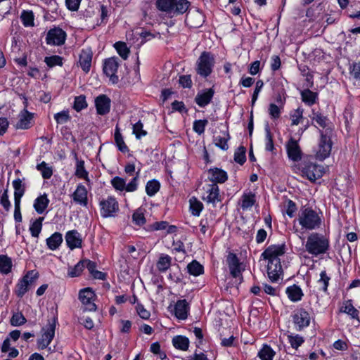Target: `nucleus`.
Returning a JSON list of instances; mask_svg holds the SVG:
<instances>
[{
    "instance_id": "2f4dec72",
    "label": "nucleus",
    "mask_w": 360,
    "mask_h": 360,
    "mask_svg": "<svg viewBox=\"0 0 360 360\" xmlns=\"http://www.w3.org/2000/svg\"><path fill=\"white\" fill-rule=\"evenodd\" d=\"M14 188V202H20L21 198L25 193V187L20 179H17L13 181Z\"/></svg>"
},
{
    "instance_id": "49530a36",
    "label": "nucleus",
    "mask_w": 360,
    "mask_h": 360,
    "mask_svg": "<svg viewBox=\"0 0 360 360\" xmlns=\"http://www.w3.org/2000/svg\"><path fill=\"white\" fill-rule=\"evenodd\" d=\"M255 195L251 192L244 193L242 196L241 207L246 210L251 207L255 203Z\"/></svg>"
},
{
    "instance_id": "4c0bfd02",
    "label": "nucleus",
    "mask_w": 360,
    "mask_h": 360,
    "mask_svg": "<svg viewBox=\"0 0 360 360\" xmlns=\"http://www.w3.org/2000/svg\"><path fill=\"white\" fill-rule=\"evenodd\" d=\"M275 354L276 352L267 345H264L258 353V356L262 360H273Z\"/></svg>"
},
{
    "instance_id": "393cba45",
    "label": "nucleus",
    "mask_w": 360,
    "mask_h": 360,
    "mask_svg": "<svg viewBox=\"0 0 360 360\" xmlns=\"http://www.w3.org/2000/svg\"><path fill=\"white\" fill-rule=\"evenodd\" d=\"M208 174L212 182L224 183L228 178L226 172L218 168L210 169L208 171Z\"/></svg>"
},
{
    "instance_id": "13d9d810",
    "label": "nucleus",
    "mask_w": 360,
    "mask_h": 360,
    "mask_svg": "<svg viewBox=\"0 0 360 360\" xmlns=\"http://www.w3.org/2000/svg\"><path fill=\"white\" fill-rule=\"evenodd\" d=\"M44 62L49 68H53L56 65L61 66L63 65L62 58L59 56L46 57Z\"/></svg>"
},
{
    "instance_id": "4468645a",
    "label": "nucleus",
    "mask_w": 360,
    "mask_h": 360,
    "mask_svg": "<svg viewBox=\"0 0 360 360\" xmlns=\"http://www.w3.org/2000/svg\"><path fill=\"white\" fill-rule=\"evenodd\" d=\"M65 32L59 27L51 29L46 37V41L49 45L60 46L65 43Z\"/></svg>"
},
{
    "instance_id": "4d7b16f0",
    "label": "nucleus",
    "mask_w": 360,
    "mask_h": 360,
    "mask_svg": "<svg viewBox=\"0 0 360 360\" xmlns=\"http://www.w3.org/2000/svg\"><path fill=\"white\" fill-rule=\"evenodd\" d=\"M54 119L58 124H64L70 120L68 110H63L54 115Z\"/></svg>"
},
{
    "instance_id": "412c9836",
    "label": "nucleus",
    "mask_w": 360,
    "mask_h": 360,
    "mask_svg": "<svg viewBox=\"0 0 360 360\" xmlns=\"http://www.w3.org/2000/svg\"><path fill=\"white\" fill-rule=\"evenodd\" d=\"M214 91L210 88L198 93L195 98V103L201 108L207 105L212 101Z\"/></svg>"
},
{
    "instance_id": "9d476101",
    "label": "nucleus",
    "mask_w": 360,
    "mask_h": 360,
    "mask_svg": "<svg viewBox=\"0 0 360 360\" xmlns=\"http://www.w3.org/2000/svg\"><path fill=\"white\" fill-rule=\"evenodd\" d=\"M301 172L303 176H306L310 181L314 182L316 179L322 177L325 170L321 165L307 162L302 167Z\"/></svg>"
},
{
    "instance_id": "9b49d317",
    "label": "nucleus",
    "mask_w": 360,
    "mask_h": 360,
    "mask_svg": "<svg viewBox=\"0 0 360 360\" xmlns=\"http://www.w3.org/2000/svg\"><path fill=\"white\" fill-rule=\"evenodd\" d=\"M226 262L231 275L236 279H238L239 283H240L243 281L242 272L244 270L243 264L239 261L238 257L234 253L229 254Z\"/></svg>"
},
{
    "instance_id": "c85d7f7f",
    "label": "nucleus",
    "mask_w": 360,
    "mask_h": 360,
    "mask_svg": "<svg viewBox=\"0 0 360 360\" xmlns=\"http://www.w3.org/2000/svg\"><path fill=\"white\" fill-rule=\"evenodd\" d=\"M172 257L165 254H161L157 261L156 267L160 272H165L171 266Z\"/></svg>"
},
{
    "instance_id": "e2e57ef3",
    "label": "nucleus",
    "mask_w": 360,
    "mask_h": 360,
    "mask_svg": "<svg viewBox=\"0 0 360 360\" xmlns=\"http://www.w3.org/2000/svg\"><path fill=\"white\" fill-rule=\"evenodd\" d=\"M26 322V319L21 313L14 314L11 319V324L13 326H19Z\"/></svg>"
},
{
    "instance_id": "a878e982",
    "label": "nucleus",
    "mask_w": 360,
    "mask_h": 360,
    "mask_svg": "<svg viewBox=\"0 0 360 360\" xmlns=\"http://www.w3.org/2000/svg\"><path fill=\"white\" fill-rule=\"evenodd\" d=\"M186 22L190 24L191 27H198L202 25L204 17L202 14L198 11L192 13H188L186 15Z\"/></svg>"
},
{
    "instance_id": "6e6d98bb",
    "label": "nucleus",
    "mask_w": 360,
    "mask_h": 360,
    "mask_svg": "<svg viewBox=\"0 0 360 360\" xmlns=\"http://www.w3.org/2000/svg\"><path fill=\"white\" fill-rule=\"evenodd\" d=\"M132 220L136 225L142 226L146 224V219L141 210H136L133 215Z\"/></svg>"
},
{
    "instance_id": "c9c22d12",
    "label": "nucleus",
    "mask_w": 360,
    "mask_h": 360,
    "mask_svg": "<svg viewBox=\"0 0 360 360\" xmlns=\"http://www.w3.org/2000/svg\"><path fill=\"white\" fill-rule=\"evenodd\" d=\"M20 19L25 27H32L34 25V15L32 11H23L20 14Z\"/></svg>"
},
{
    "instance_id": "8fccbe9b",
    "label": "nucleus",
    "mask_w": 360,
    "mask_h": 360,
    "mask_svg": "<svg viewBox=\"0 0 360 360\" xmlns=\"http://www.w3.org/2000/svg\"><path fill=\"white\" fill-rule=\"evenodd\" d=\"M84 269V263L83 260L79 261L73 267L69 268L68 274L69 276L73 278L79 276Z\"/></svg>"
},
{
    "instance_id": "f8f14e48",
    "label": "nucleus",
    "mask_w": 360,
    "mask_h": 360,
    "mask_svg": "<svg viewBox=\"0 0 360 360\" xmlns=\"http://www.w3.org/2000/svg\"><path fill=\"white\" fill-rule=\"evenodd\" d=\"M95 294L89 288L82 289L79 292V299L83 304V310L93 311L96 309V305L94 303Z\"/></svg>"
},
{
    "instance_id": "72a5a7b5",
    "label": "nucleus",
    "mask_w": 360,
    "mask_h": 360,
    "mask_svg": "<svg viewBox=\"0 0 360 360\" xmlns=\"http://www.w3.org/2000/svg\"><path fill=\"white\" fill-rule=\"evenodd\" d=\"M301 96L304 103L309 105H312L316 103L318 95L316 93L313 92L309 89H305L301 92Z\"/></svg>"
},
{
    "instance_id": "7c9ffc66",
    "label": "nucleus",
    "mask_w": 360,
    "mask_h": 360,
    "mask_svg": "<svg viewBox=\"0 0 360 360\" xmlns=\"http://www.w3.org/2000/svg\"><path fill=\"white\" fill-rule=\"evenodd\" d=\"M223 136H217L214 139V143L216 146L223 150H227L229 148L228 141L231 139L228 131H221Z\"/></svg>"
},
{
    "instance_id": "37998d69",
    "label": "nucleus",
    "mask_w": 360,
    "mask_h": 360,
    "mask_svg": "<svg viewBox=\"0 0 360 360\" xmlns=\"http://www.w3.org/2000/svg\"><path fill=\"white\" fill-rule=\"evenodd\" d=\"M188 271L190 274L195 276H199L203 273V266L197 261L194 260L187 266Z\"/></svg>"
},
{
    "instance_id": "423d86ee",
    "label": "nucleus",
    "mask_w": 360,
    "mask_h": 360,
    "mask_svg": "<svg viewBox=\"0 0 360 360\" xmlns=\"http://www.w3.org/2000/svg\"><path fill=\"white\" fill-rule=\"evenodd\" d=\"M57 318L53 317L48 320V323L41 329V337L37 340L39 349H44L48 347L55 336Z\"/></svg>"
},
{
    "instance_id": "6ab92c4d",
    "label": "nucleus",
    "mask_w": 360,
    "mask_h": 360,
    "mask_svg": "<svg viewBox=\"0 0 360 360\" xmlns=\"http://www.w3.org/2000/svg\"><path fill=\"white\" fill-rule=\"evenodd\" d=\"M98 114L105 115L110 111V99L104 94L98 96L95 100Z\"/></svg>"
},
{
    "instance_id": "5fc2aeb1",
    "label": "nucleus",
    "mask_w": 360,
    "mask_h": 360,
    "mask_svg": "<svg viewBox=\"0 0 360 360\" xmlns=\"http://www.w3.org/2000/svg\"><path fill=\"white\" fill-rule=\"evenodd\" d=\"M207 124L208 121L207 120H195L193 122V131L200 135L204 133L205 127L207 126Z\"/></svg>"
},
{
    "instance_id": "f03ea898",
    "label": "nucleus",
    "mask_w": 360,
    "mask_h": 360,
    "mask_svg": "<svg viewBox=\"0 0 360 360\" xmlns=\"http://www.w3.org/2000/svg\"><path fill=\"white\" fill-rule=\"evenodd\" d=\"M297 221L301 226L302 229L305 231L317 229L321 224V218L319 213L311 207L305 206L300 210Z\"/></svg>"
},
{
    "instance_id": "2eb2a0df",
    "label": "nucleus",
    "mask_w": 360,
    "mask_h": 360,
    "mask_svg": "<svg viewBox=\"0 0 360 360\" xmlns=\"http://www.w3.org/2000/svg\"><path fill=\"white\" fill-rule=\"evenodd\" d=\"M311 317L309 314L304 309L296 310L292 315V321L297 330H302L309 326Z\"/></svg>"
},
{
    "instance_id": "473e14b6",
    "label": "nucleus",
    "mask_w": 360,
    "mask_h": 360,
    "mask_svg": "<svg viewBox=\"0 0 360 360\" xmlns=\"http://www.w3.org/2000/svg\"><path fill=\"white\" fill-rule=\"evenodd\" d=\"M172 344L178 349L186 351L189 347V340L182 335H177L173 338Z\"/></svg>"
},
{
    "instance_id": "0eeeda50",
    "label": "nucleus",
    "mask_w": 360,
    "mask_h": 360,
    "mask_svg": "<svg viewBox=\"0 0 360 360\" xmlns=\"http://www.w3.org/2000/svg\"><path fill=\"white\" fill-rule=\"evenodd\" d=\"M320 140L319 143V149L316 152V158L320 160H323L329 157L332 149V141L330 139V131L326 129L325 131L319 130Z\"/></svg>"
},
{
    "instance_id": "bf43d9fd",
    "label": "nucleus",
    "mask_w": 360,
    "mask_h": 360,
    "mask_svg": "<svg viewBox=\"0 0 360 360\" xmlns=\"http://www.w3.org/2000/svg\"><path fill=\"white\" fill-rule=\"evenodd\" d=\"M143 125L141 121L137 122L133 125V134L136 136V139H141L147 134L146 131L143 129Z\"/></svg>"
},
{
    "instance_id": "09e8293b",
    "label": "nucleus",
    "mask_w": 360,
    "mask_h": 360,
    "mask_svg": "<svg viewBox=\"0 0 360 360\" xmlns=\"http://www.w3.org/2000/svg\"><path fill=\"white\" fill-rule=\"evenodd\" d=\"M330 280V278L327 275L326 271H322L320 274V278L317 281L319 290L327 292Z\"/></svg>"
},
{
    "instance_id": "a19ab883",
    "label": "nucleus",
    "mask_w": 360,
    "mask_h": 360,
    "mask_svg": "<svg viewBox=\"0 0 360 360\" xmlns=\"http://www.w3.org/2000/svg\"><path fill=\"white\" fill-rule=\"evenodd\" d=\"M88 174V172L84 168V162L77 160L75 175L80 179L89 181Z\"/></svg>"
},
{
    "instance_id": "f704fd0d",
    "label": "nucleus",
    "mask_w": 360,
    "mask_h": 360,
    "mask_svg": "<svg viewBox=\"0 0 360 360\" xmlns=\"http://www.w3.org/2000/svg\"><path fill=\"white\" fill-rule=\"evenodd\" d=\"M341 311L352 319L359 320V311L353 306L352 300H347L342 306Z\"/></svg>"
},
{
    "instance_id": "f257e3e1",
    "label": "nucleus",
    "mask_w": 360,
    "mask_h": 360,
    "mask_svg": "<svg viewBox=\"0 0 360 360\" xmlns=\"http://www.w3.org/2000/svg\"><path fill=\"white\" fill-rule=\"evenodd\" d=\"M285 250V244L271 245L262 253L261 257L268 261L267 274L273 282L277 281L283 275L281 257L284 255Z\"/></svg>"
},
{
    "instance_id": "ea45409f",
    "label": "nucleus",
    "mask_w": 360,
    "mask_h": 360,
    "mask_svg": "<svg viewBox=\"0 0 360 360\" xmlns=\"http://www.w3.org/2000/svg\"><path fill=\"white\" fill-rule=\"evenodd\" d=\"M160 188V184L158 180L153 179L147 182L146 186V192L148 195L153 196Z\"/></svg>"
},
{
    "instance_id": "ddd939ff",
    "label": "nucleus",
    "mask_w": 360,
    "mask_h": 360,
    "mask_svg": "<svg viewBox=\"0 0 360 360\" xmlns=\"http://www.w3.org/2000/svg\"><path fill=\"white\" fill-rule=\"evenodd\" d=\"M119 58L117 57H112L105 60L103 65L104 73L110 77V81L115 84L118 82V77L116 75L119 68Z\"/></svg>"
},
{
    "instance_id": "39448f33",
    "label": "nucleus",
    "mask_w": 360,
    "mask_h": 360,
    "mask_svg": "<svg viewBox=\"0 0 360 360\" xmlns=\"http://www.w3.org/2000/svg\"><path fill=\"white\" fill-rule=\"evenodd\" d=\"M214 65V56L210 52L203 51L196 61L195 69L198 75L206 78L212 72Z\"/></svg>"
},
{
    "instance_id": "680f3d73",
    "label": "nucleus",
    "mask_w": 360,
    "mask_h": 360,
    "mask_svg": "<svg viewBox=\"0 0 360 360\" xmlns=\"http://www.w3.org/2000/svg\"><path fill=\"white\" fill-rule=\"evenodd\" d=\"M111 184L117 191H122L125 190L126 181L121 177L115 176L112 178Z\"/></svg>"
},
{
    "instance_id": "bb28decb",
    "label": "nucleus",
    "mask_w": 360,
    "mask_h": 360,
    "mask_svg": "<svg viewBox=\"0 0 360 360\" xmlns=\"http://www.w3.org/2000/svg\"><path fill=\"white\" fill-rule=\"evenodd\" d=\"M286 294L288 298L294 302H298L302 300L303 292L302 289L296 285H292L286 288Z\"/></svg>"
},
{
    "instance_id": "dca6fc26",
    "label": "nucleus",
    "mask_w": 360,
    "mask_h": 360,
    "mask_svg": "<svg viewBox=\"0 0 360 360\" xmlns=\"http://www.w3.org/2000/svg\"><path fill=\"white\" fill-rule=\"evenodd\" d=\"M286 150L289 159L297 162L302 158V151L297 141L290 139L286 143Z\"/></svg>"
},
{
    "instance_id": "79ce46f5",
    "label": "nucleus",
    "mask_w": 360,
    "mask_h": 360,
    "mask_svg": "<svg viewBox=\"0 0 360 360\" xmlns=\"http://www.w3.org/2000/svg\"><path fill=\"white\" fill-rule=\"evenodd\" d=\"M37 169L41 172L42 177L45 179H50L53 175L52 167L44 161L37 165Z\"/></svg>"
},
{
    "instance_id": "58836bf2",
    "label": "nucleus",
    "mask_w": 360,
    "mask_h": 360,
    "mask_svg": "<svg viewBox=\"0 0 360 360\" xmlns=\"http://www.w3.org/2000/svg\"><path fill=\"white\" fill-rule=\"evenodd\" d=\"M11 259L6 255H0V272L7 274L11 271Z\"/></svg>"
},
{
    "instance_id": "a18cd8bd",
    "label": "nucleus",
    "mask_w": 360,
    "mask_h": 360,
    "mask_svg": "<svg viewBox=\"0 0 360 360\" xmlns=\"http://www.w3.org/2000/svg\"><path fill=\"white\" fill-rule=\"evenodd\" d=\"M190 210L193 215L199 216L202 208V203L198 200L195 198H191L190 199Z\"/></svg>"
},
{
    "instance_id": "7ed1b4c3",
    "label": "nucleus",
    "mask_w": 360,
    "mask_h": 360,
    "mask_svg": "<svg viewBox=\"0 0 360 360\" xmlns=\"http://www.w3.org/2000/svg\"><path fill=\"white\" fill-rule=\"evenodd\" d=\"M329 246V240L326 236L319 233H312L307 238L305 249L308 253L318 256L326 253Z\"/></svg>"
},
{
    "instance_id": "5701e85b",
    "label": "nucleus",
    "mask_w": 360,
    "mask_h": 360,
    "mask_svg": "<svg viewBox=\"0 0 360 360\" xmlns=\"http://www.w3.org/2000/svg\"><path fill=\"white\" fill-rule=\"evenodd\" d=\"M33 115L27 110H24L19 115V120L15 124L16 129H27L32 126Z\"/></svg>"
},
{
    "instance_id": "c756f323",
    "label": "nucleus",
    "mask_w": 360,
    "mask_h": 360,
    "mask_svg": "<svg viewBox=\"0 0 360 360\" xmlns=\"http://www.w3.org/2000/svg\"><path fill=\"white\" fill-rule=\"evenodd\" d=\"M63 242L62 234L59 232H55L46 239V245L51 250H57Z\"/></svg>"
},
{
    "instance_id": "de8ad7c7",
    "label": "nucleus",
    "mask_w": 360,
    "mask_h": 360,
    "mask_svg": "<svg viewBox=\"0 0 360 360\" xmlns=\"http://www.w3.org/2000/svg\"><path fill=\"white\" fill-rule=\"evenodd\" d=\"M44 217H39L36 219L30 226V231L32 236L37 238L42 229V221Z\"/></svg>"
},
{
    "instance_id": "0e129e2a",
    "label": "nucleus",
    "mask_w": 360,
    "mask_h": 360,
    "mask_svg": "<svg viewBox=\"0 0 360 360\" xmlns=\"http://www.w3.org/2000/svg\"><path fill=\"white\" fill-rule=\"evenodd\" d=\"M266 132V144L265 149L268 151H273L274 149V145L273 142V137L269 127L265 129Z\"/></svg>"
},
{
    "instance_id": "b1692460",
    "label": "nucleus",
    "mask_w": 360,
    "mask_h": 360,
    "mask_svg": "<svg viewBox=\"0 0 360 360\" xmlns=\"http://www.w3.org/2000/svg\"><path fill=\"white\" fill-rule=\"evenodd\" d=\"M188 304L186 300L177 301L174 307V314L179 319L184 320L188 316Z\"/></svg>"
},
{
    "instance_id": "e433bc0d",
    "label": "nucleus",
    "mask_w": 360,
    "mask_h": 360,
    "mask_svg": "<svg viewBox=\"0 0 360 360\" xmlns=\"http://www.w3.org/2000/svg\"><path fill=\"white\" fill-rule=\"evenodd\" d=\"M115 141L118 149L122 153H127L129 151L127 146L125 144L123 137L120 133V129L116 127L115 131Z\"/></svg>"
},
{
    "instance_id": "603ef678",
    "label": "nucleus",
    "mask_w": 360,
    "mask_h": 360,
    "mask_svg": "<svg viewBox=\"0 0 360 360\" xmlns=\"http://www.w3.org/2000/svg\"><path fill=\"white\" fill-rule=\"evenodd\" d=\"M303 112L304 110L301 108H298L290 113V116L292 125H297L301 122L303 119Z\"/></svg>"
},
{
    "instance_id": "20e7f679",
    "label": "nucleus",
    "mask_w": 360,
    "mask_h": 360,
    "mask_svg": "<svg viewBox=\"0 0 360 360\" xmlns=\"http://www.w3.org/2000/svg\"><path fill=\"white\" fill-rule=\"evenodd\" d=\"M191 6L188 0H157L156 6L162 11L172 15L185 13Z\"/></svg>"
},
{
    "instance_id": "a211bd4d",
    "label": "nucleus",
    "mask_w": 360,
    "mask_h": 360,
    "mask_svg": "<svg viewBox=\"0 0 360 360\" xmlns=\"http://www.w3.org/2000/svg\"><path fill=\"white\" fill-rule=\"evenodd\" d=\"M206 196L203 197L204 200L214 205L221 200L219 186L216 184L208 185L206 189Z\"/></svg>"
},
{
    "instance_id": "c03bdc74",
    "label": "nucleus",
    "mask_w": 360,
    "mask_h": 360,
    "mask_svg": "<svg viewBox=\"0 0 360 360\" xmlns=\"http://www.w3.org/2000/svg\"><path fill=\"white\" fill-rule=\"evenodd\" d=\"M114 47L116 49L118 54L124 59L126 60L129 54V49L127 47L126 43L122 41L116 42L114 44Z\"/></svg>"
},
{
    "instance_id": "1a4fd4ad",
    "label": "nucleus",
    "mask_w": 360,
    "mask_h": 360,
    "mask_svg": "<svg viewBox=\"0 0 360 360\" xmlns=\"http://www.w3.org/2000/svg\"><path fill=\"white\" fill-rule=\"evenodd\" d=\"M39 277L37 272L29 271L16 284L15 292L18 297H22L28 290L37 278Z\"/></svg>"
},
{
    "instance_id": "cd10ccee",
    "label": "nucleus",
    "mask_w": 360,
    "mask_h": 360,
    "mask_svg": "<svg viewBox=\"0 0 360 360\" xmlns=\"http://www.w3.org/2000/svg\"><path fill=\"white\" fill-rule=\"evenodd\" d=\"M49 203V200L46 194L41 195L37 197L34 202V208L38 214H42L47 208Z\"/></svg>"
},
{
    "instance_id": "774afa93",
    "label": "nucleus",
    "mask_w": 360,
    "mask_h": 360,
    "mask_svg": "<svg viewBox=\"0 0 360 360\" xmlns=\"http://www.w3.org/2000/svg\"><path fill=\"white\" fill-rule=\"evenodd\" d=\"M350 75L357 80H360V62L354 63L350 68Z\"/></svg>"
},
{
    "instance_id": "f3484780",
    "label": "nucleus",
    "mask_w": 360,
    "mask_h": 360,
    "mask_svg": "<svg viewBox=\"0 0 360 360\" xmlns=\"http://www.w3.org/2000/svg\"><path fill=\"white\" fill-rule=\"evenodd\" d=\"M65 241L68 247L71 250L82 247L81 235L76 230L69 231L66 233Z\"/></svg>"
},
{
    "instance_id": "69168bd1",
    "label": "nucleus",
    "mask_w": 360,
    "mask_h": 360,
    "mask_svg": "<svg viewBox=\"0 0 360 360\" xmlns=\"http://www.w3.org/2000/svg\"><path fill=\"white\" fill-rule=\"evenodd\" d=\"M285 212L286 214L292 218L295 212L297 211V205L295 202H293L291 200H286L285 203Z\"/></svg>"
},
{
    "instance_id": "338daca9",
    "label": "nucleus",
    "mask_w": 360,
    "mask_h": 360,
    "mask_svg": "<svg viewBox=\"0 0 360 360\" xmlns=\"http://www.w3.org/2000/svg\"><path fill=\"white\" fill-rule=\"evenodd\" d=\"M269 113L271 118L278 119L281 115V109L276 104L271 103L269 107Z\"/></svg>"
},
{
    "instance_id": "052dcab7",
    "label": "nucleus",
    "mask_w": 360,
    "mask_h": 360,
    "mask_svg": "<svg viewBox=\"0 0 360 360\" xmlns=\"http://www.w3.org/2000/svg\"><path fill=\"white\" fill-rule=\"evenodd\" d=\"M87 107V103L86 101V98L84 96H77L75 98L74 102V109L77 112L86 108Z\"/></svg>"
},
{
    "instance_id": "864d4df0",
    "label": "nucleus",
    "mask_w": 360,
    "mask_h": 360,
    "mask_svg": "<svg viewBox=\"0 0 360 360\" xmlns=\"http://www.w3.org/2000/svg\"><path fill=\"white\" fill-rule=\"evenodd\" d=\"M288 342L291 347L297 349L304 342V338L300 335H288Z\"/></svg>"
},
{
    "instance_id": "aec40b11",
    "label": "nucleus",
    "mask_w": 360,
    "mask_h": 360,
    "mask_svg": "<svg viewBox=\"0 0 360 360\" xmlns=\"http://www.w3.org/2000/svg\"><path fill=\"white\" fill-rule=\"evenodd\" d=\"M72 197L76 203L84 207L87 205V190L84 185L79 184L72 195Z\"/></svg>"
},
{
    "instance_id": "3c124183",
    "label": "nucleus",
    "mask_w": 360,
    "mask_h": 360,
    "mask_svg": "<svg viewBox=\"0 0 360 360\" xmlns=\"http://www.w3.org/2000/svg\"><path fill=\"white\" fill-rule=\"evenodd\" d=\"M245 152L246 149L245 147H238L234 153V160L241 165H243L246 161Z\"/></svg>"
},
{
    "instance_id": "4be33fe9",
    "label": "nucleus",
    "mask_w": 360,
    "mask_h": 360,
    "mask_svg": "<svg viewBox=\"0 0 360 360\" xmlns=\"http://www.w3.org/2000/svg\"><path fill=\"white\" fill-rule=\"evenodd\" d=\"M92 52L90 49H83L79 54V63L82 70L89 72L91 66Z\"/></svg>"
},
{
    "instance_id": "6e6552de",
    "label": "nucleus",
    "mask_w": 360,
    "mask_h": 360,
    "mask_svg": "<svg viewBox=\"0 0 360 360\" xmlns=\"http://www.w3.org/2000/svg\"><path fill=\"white\" fill-rule=\"evenodd\" d=\"M100 213L103 218L115 217L119 211V204L117 199L113 196H108L99 202Z\"/></svg>"
}]
</instances>
